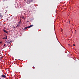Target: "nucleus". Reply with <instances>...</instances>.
I'll return each mask as SVG.
<instances>
[{
	"mask_svg": "<svg viewBox=\"0 0 79 79\" xmlns=\"http://www.w3.org/2000/svg\"><path fill=\"white\" fill-rule=\"evenodd\" d=\"M14 28H15V27H14Z\"/></svg>",
	"mask_w": 79,
	"mask_h": 79,
	"instance_id": "nucleus-13",
	"label": "nucleus"
},
{
	"mask_svg": "<svg viewBox=\"0 0 79 79\" xmlns=\"http://www.w3.org/2000/svg\"><path fill=\"white\" fill-rule=\"evenodd\" d=\"M33 26H34V25H31L28 27H25V29H28V28H30V27H32Z\"/></svg>",
	"mask_w": 79,
	"mask_h": 79,
	"instance_id": "nucleus-1",
	"label": "nucleus"
},
{
	"mask_svg": "<svg viewBox=\"0 0 79 79\" xmlns=\"http://www.w3.org/2000/svg\"><path fill=\"white\" fill-rule=\"evenodd\" d=\"M73 47H74V46H75V44H73Z\"/></svg>",
	"mask_w": 79,
	"mask_h": 79,
	"instance_id": "nucleus-9",
	"label": "nucleus"
},
{
	"mask_svg": "<svg viewBox=\"0 0 79 79\" xmlns=\"http://www.w3.org/2000/svg\"><path fill=\"white\" fill-rule=\"evenodd\" d=\"M2 58H3V57H0V59H1V60L2 59Z\"/></svg>",
	"mask_w": 79,
	"mask_h": 79,
	"instance_id": "nucleus-8",
	"label": "nucleus"
},
{
	"mask_svg": "<svg viewBox=\"0 0 79 79\" xmlns=\"http://www.w3.org/2000/svg\"><path fill=\"white\" fill-rule=\"evenodd\" d=\"M1 77H4V78H6V76L4 75H1Z\"/></svg>",
	"mask_w": 79,
	"mask_h": 79,
	"instance_id": "nucleus-3",
	"label": "nucleus"
},
{
	"mask_svg": "<svg viewBox=\"0 0 79 79\" xmlns=\"http://www.w3.org/2000/svg\"><path fill=\"white\" fill-rule=\"evenodd\" d=\"M2 43V41L0 42V44H1V43Z\"/></svg>",
	"mask_w": 79,
	"mask_h": 79,
	"instance_id": "nucleus-12",
	"label": "nucleus"
},
{
	"mask_svg": "<svg viewBox=\"0 0 79 79\" xmlns=\"http://www.w3.org/2000/svg\"><path fill=\"white\" fill-rule=\"evenodd\" d=\"M5 45H6L5 44H4V45L3 46V47H5Z\"/></svg>",
	"mask_w": 79,
	"mask_h": 79,
	"instance_id": "nucleus-10",
	"label": "nucleus"
},
{
	"mask_svg": "<svg viewBox=\"0 0 79 79\" xmlns=\"http://www.w3.org/2000/svg\"><path fill=\"white\" fill-rule=\"evenodd\" d=\"M11 42H12L11 41H8L7 42V43L8 44H11Z\"/></svg>",
	"mask_w": 79,
	"mask_h": 79,
	"instance_id": "nucleus-5",
	"label": "nucleus"
},
{
	"mask_svg": "<svg viewBox=\"0 0 79 79\" xmlns=\"http://www.w3.org/2000/svg\"><path fill=\"white\" fill-rule=\"evenodd\" d=\"M19 24L17 25V26H16V27H19Z\"/></svg>",
	"mask_w": 79,
	"mask_h": 79,
	"instance_id": "nucleus-7",
	"label": "nucleus"
},
{
	"mask_svg": "<svg viewBox=\"0 0 79 79\" xmlns=\"http://www.w3.org/2000/svg\"><path fill=\"white\" fill-rule=\"evenodd\" d=\"M68 45H69V46H71V44H69Z\"/></svg>",
	"mask_w": 79,
	"mask_h": 79,
	"instance_id": "nucleus-11",
	"label": "nucleus"
},
{
	"mask_svg": "<svg viewBox=\"0 0 79 79\" xmlns=\"http://www.w3.org/2000/svg\"><path fill=\"white\" fill-rule=\"evenodd\" d=\"M6 38H5V37L3 38V39H6V40L7 39V36H6Z\"/></svg>",
	"mask_w": 79,
	"mask_h": 79,
	"instance_id": "nucleus-6",
	"label": "nucleus"
},
{
	"mask_svg": "<svg viewBox=\"0 0 79 79\" xmlns=\"http://www.w3.org/2000/svg\"><path fill=\"white\" fill-rule=\"evenodd\" d=\"M3 31L5 32H6V33L7 34H8V32H7V31H6V30H3Z\"/></svg>",
	"mask_w": 79,
	"mask_h": 79,
	"instance_id": "nucleus-4",
	"label": "nucleus"
},
{
	"mask_svg": "<svg viewBox=\"0 0 79 79\" xmlns=\"http://www.w3.org/2000/svg\"><path fill=\"white\" fill-rule=\"evenodd\" d=\"M32 1V0H27V3L28 4H29Z\"/></svg>",
	"mask_w": 79,
	"mask_h": 79,
	"instance_id": "nucleus-2",
	"label": "nucleus"
}]
</instances>
